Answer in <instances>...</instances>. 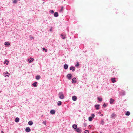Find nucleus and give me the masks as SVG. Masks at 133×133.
<instances>
[{
    "mask_svg": "<svg viewBox=\"0 0 133 133\" xmlns=\"http://www.w3.org/2000/svg\"><path fill=\"white\" fill-rule=\"evenodd\" d=\"M99 105H95V107L96 108L97 110H98L99 109Z\"/></svg>",
    "mask_w": 133,
    "mask_h": 133,
    "instance_id": "15",
    "label": "nucleus"
},
{
    "mask_svg": "<svg viewBox=\"0 0 133 133\" xmlns=\"http://www.w3.org/2000/svg\"><path fill=\"white\" fill-rule=\"evenodd\" d=\"M114 101V100L113 99L111 98L110 99V103L111 104H112L113 103V102Z\"/></svg>",
    "mask_w": 133,
    "mask_h": 133,
    "instance_id": "9",
    "label": "nucleus"
},
{
    "mask_svg": "<svg viewBox=\"0 0 133 133\" xmlns=\"http://www.w3.org/2000/svg\"><path fill=\"white\" fill-rule=\"evenodd\" d=\"M50 30L51 32L52 31V28H51V29H50Z\"/></svg>",
    "mask_w": 133,
    "mask_h": 133,
    "instance_id": "38",
    "label": "nucleus"
},
{
    "mask_svg": "<svg viewBox=\"0 0 133 133\" xmlns=\"http://www.w3.org/2000/svg\"><path fill=\"white\" fill-rule=\"evenodd\" d=\"M68 65L67 64H65L64 65V68L65 69H66L68 68Z\"/></svg>",
    "mask_w": 133,
    "mask_h": 133,
    "instance_id": "18",
    "label": "nucleus"
},
{
    "mask_svg": "<svg viewBox=\"0 0 133 133\" xmlns=\"http://www.w3.org/2000/svg\"><path fill=\"white\" fill-rule=\"evenodd\" d=\"M1 131L2 133H3V131Z\"/></svg>",
    "mask_w": 133,
    "mask_h": 133,
    "instance_id": "43",
    "label": "nucleus"
},
{
    "mask_svg": "<svg viewBox=\"0 0 133 133\" xmlns=\"http://www.w3.org/2000/svg\"><path fill=\"white\" fill-rule=\"evenodd\" d=\"M54 16L55 17H57L58 16V13L57 12H55L54 14Z\"/></svg>",
    "mask_w": 133,
    "mask_h": 133,
    "instance_id": "12",
    "label": "nucleus"
},
{
    "mask_svg": "<svg viewBox=\"0 0 133 133\" xmlns=\"http://www.w3.org/2000/svg\"><path fill=\"white\" fill-rule=\"evenodd\" d=\"M93 117H90L89 118V120L90 121H91L92 120Z\"/></svg>",
    "mask_w": 133,
    "mask_h": 133,
    "instance_id": "24",
    "label": "nucleus"
},
{
    "mask_svg": "<svg viewBox=\"0 0 133 133\" xmlns=\"http://www.w3.org/2000/svg\"><path fill=\"white\" fill-rule=\"evenodd\" d=\"M116 114L114 113H112L111 115V117L112 118H114V117L116 116Z\"/></svg>",
    "mask_w": 133,
    "mask_h": 133,
    "instance_id": "10",
    "label": "nucleus"
},
{
    "mask_svg": "<svg viewBox=\"0 0 133 133\" xmlns=\"http://www.w3.org/2000/svg\"><path fill=\"white\" fill-rule=\"evenodd\" d=\"M111 80L112 81V82L113 83H114L116 82L115 78H112L111 79Z\"/></svg>",
    "mask_w": 133,
    "mask_h": 133,
    "instance_id": "19",
    "label": "nucleus"
},
{
    "mask_svg": "<svg viewBox=\"0 0 133 133\" xmlns=\"http://www.w3.org/2000/svg\"><path fill=\"white\" fill-rule=\"evenodd\" d=\"M30 59H31V60L32 61H34V59L32 58H30Z\"/></svg>",
    "mask_w": 133,
    "mask_h": 133,
    "instance_id": "41",
    "label": "nucleus"
},
{
    "mask_svg": "<svg viewBox=\"0 0 133 133\" xmlns=\"http://www.w3.org/2000/svg\"><path fill=\"white\" fill-rule=\"evenodd\" d=\"M4 63V64H5L6 65H7L8 64L9 61L7 60H5Z\"/></svg>",
    "mask_w": 133,
    "mask_h": 133,
    "instance_id": "17",
    "label": "nucleus"
},
{
    "mask_svg": "<svg viewBox=\"0 0 133 133\" xmlns=\"http://www.w3.org/2000/svg\"><path fill=\"white\" fill-rule=\"evenodd\" d=\"M104 122L103 120H102L101 121V124H104Z\"/></svg>",
    "mask_w": 133,
    "mask_h": 133,
    "instance_id": "31",
    "label": "nucleus"
},
{
    "mask_svg": "<svg viewBox=\"0 0 133 133\" xmlns=\"http://www.w3.org/2000/svg\"><path fill=\"white\" fill-rule=\"evenodd\" d=\"M62 102L61 101H58L57 103V104L58 106H60L61 105Z\"/></svg>",
    "mask_w": 133,
    "mask_h": 133,
    "instance_id": "21",
    "label": "nucleus"
},
{
    "mask_svg": "<svg viewBox=\"0 0 133 133\" xmlns=\"http://www.w3.org/2000/svg\"><path fill=\"white\" fill-rule=\"evenodd\" d=\"M98 99L99 101H101L102 100V98H99V97H98Z\"/></svg>",
    "mask_w": 133,
    "mask_h": 133,
    "instance_id": "29",
    "label": "nucleus"
},
{
    "mask_svg": "<svg viewBox=\"0 0 133 133\" xmlns=\"http://www.w3.org/2000/svg\"><path fill=\"white\" fill-rule=\"evenodd\" d=\"M19 121V118L18 117L16 118L15 119V121L16 122H18Z\"/></svg>",
    "mask_w": 133,
    "mask_h": 133,
    "instance_id": "11",
    "label": "nucleus"
},
{
    "mask_svg": "<svg viewBox=\"0 0 133 133\" xmlns=\"http://www.w3.org/2000/svg\"><path fill=\"white\" fill-rule=\"evenodd\" d=\"M37 83V82H35L32 85L33 86H34V87H36L37 86V85L36 84Z\"/></svg>",
    "mask_w": 133,
    "mask_h": 133,
    "instance_id": "23",
    "label": "nucleus"
},
{
    "mask_svg": "<svg viewBox=\"0 0 133 133\" xmlns=\"http://www.w3.org/2000/svg\"><path fill=\"white\" fill-rule=\"evenodd\" d=\"M6 74H9V75L10 74L9 73H8V72H6Z\"/></svg>",
    "mask_w": 133,
    "mask_h": 133,
    "instance_id": "42",
    "label": "nucleus"
},
{
    "mask_svg": "<svg viewBox=\"0 0 133 133\" xmlns=\"http://www.w3.org/2000/svg\"><path fill=\"white\" fill-rule=\"evenodd\" d=\"M94 133L93 132V133Z\"/></svg>",
    "mask_w": 133,
    "mask_h": 133,
    "instance_id": "48",
    "label": "nucleus"
},
{
    "mask_svg": "<svg viewBox=\"0 0 133 133\" xmlns=\"http://www.w3.org/2000/svg\"><path fill=\"white\" fill-rule=\"evenodd\" d=\"M42 49L44 51V50H45V52H46L47 51V49H45L44 48H42Z\"/></svg>",
    "mask_w": 133,
    "mask_h": 133,
    "instance_id": "27",
    "label": "nucleus"
},
{
    "mask_svg": "<svg viewBox=\"0 0 133 133\" xmlns=\"http://www.w3.org/2000/svg\"><path fill=\"white\" fill-rule=\"evenodd\" d=\"M32 62V61L31 60H29V63H31Z\"/></svg>",
    "mask_w": 133,
    "mask_h": 133,
    "instance_id": "40",
    "label": "nucleus"
},
{
    "mask_svg": "<svg viewBox=\"0 0 133 133\" xmlns=\"http://www.w3.org/2000/svg\"><path fill=\"white\" fill-rule=\"evenodd\" d=\"M72 82L73 83H76V78H73V79H72Z\"/></svg>",
    "mask_w": 133,
    "mask_h": 133,
    "instance_id": "8",
    "label": "nucleus"
},
{
    "mask_svg": "<svg viewBox=\"0 0 133 133\" xmlns=\"http://www.w3.org/2000/svg\"><path fill=\"white\" fill-rule=\"evenodd\" d=\"M130 114V113L129 111H127L125 115L126 116H129Z\"/></svg>",
    "mask_w": 133,
    "mask_h": 133,
    "instance_id": "22",
    "label": "nucleus"
},
{
    "mask_svg": "<svg viewBox=\"0 0 133 133\" xmlns=\"http://www.w3.org/2000/svg\"><path fill=\"white\" fill-rule=\"evenodd\" d=\"M6 76H8V75H6Z\"/></svg>",
    "mask_w": 133,
    "mask_h": 133,
    "instance_id": "46",
    "label": "nucleus"
},
{
    "mask_svg": "<svg viewBox=\"0 0 133 133\" xmlns=\"http://www.w3.org/2000/svg\"><path fill=\"white\" fill-rule=\"evenodd\" d=\"M43 123L44 124L46 125V122L45 121H43Z\"/></svg>",
    "mask_w": 133,
    "mask_h": 133,
    "instance_id": "33",
    "label": "nucleus"
},
{
    "mask_svg": "<svg viewBox=\"0 0 133 133\" xmlns=\"http://www.w3.org/2000/svg\"><path fill=\"white\" fill-rule=\"evenodd\" d=\"M17 1V0H13V3H16Z\"/></svg>",
    "mask_w": 133,
    "mask_h": 133,
    "instance_id": "28",
    "label": "nucleus"
},
{
    "mask_svg": "<svg viewBox=\"0 0 133 133\" xmlns=\"http://www.w3.org/2000/svg\"><path fill=\"white\" fill-rule=\"evenodd\" d=\"M59 97L61 99H63L64 98V96L63 94L62 93H60L59 94Z\"/></svg>",
    "mask_w": 133,
    "mask_h": 133,
    "instance_id": "1",
    "label": "nucleus"
},
{
    "mask_svg": "<svg viewBox=\"0 0 133 133\" xmlns=\"http://www.w3.org/2000/svg\"><path fill=\"white\" fill-rule=\"evenodd\" d=\"M91 115L92 116V117H93V118L94 117V116H95V115L94 114H92Z\"/></svg>",
    "mask_w": 133,
    "mask_h": 133,
    "instance_id": "37",
    "label": "nucleus"
},
{
    "mask_svg": "<svg viewBox=\"0 0 133 133\" xmlns=\"http://www.w3.org/2000/svg\"><path fill=\"white\" fill-rule=\"evenodd\" d=\"M55 112L54 110H51L50 111V113L51 114H55Z\"/></svg>",
    "mask_w": 133,
    "mask_h": 133,
    "instance_id": "13",
    "label": "nucleus"
},
{
    "mask_svg": "<svg viewBox=\"0 0 133 133\" xmlns=\"http://www.w3.org/2000/svg\"><path fill=\"white\" fill-rule=\"evenodd\" d=\"M61 36H62V39H64L65 38V37L62 34L61 35Z\"/></svg>",
    "mask_w": 133,
    "mask_h": 133,
    "instance_id": "25",
    "label": "nucleus"
},
{
    "mask_svg": "<svg viewBox=\"0 0 133 133\" xmlns=\"http://www.w3.org/2000/svg\"><path fill=\"white\" fill-rule=\"evenodd\" d=\"M63 6H62L61 7V9L59 11V12H62L63 11Z\"/></svg>",
    "mask_w": 133,
    "mask_h": 133,
    "instance_id": "26",
    "label": "nucleus"
},
{
    "mask_svg": "<svg viewBox=\"0 0 133 133\" xmlns=\"http://www.w3.org/2000/svg\"><path fill=\"white\" fill-rule=\"evenodd\" d=\"M75 130L77 132L79 133H81V129L79 128H77Z\"/></svg>",
    "mask_w": 133,
    "mask_h": 133,
    "instance_id": "5",
    "label": "nucleus"
},
{
    "mask_svg": "<svg viewBox=\"0 0 133 133\" xmlns=\"http://www.w3.org/2000/svg\"><path fill=\"white\" fill-rule=\"evenodd\" d=\"M100 133H102V132H101Z\"/></svg>",
    "mask_w": 133,
    "mask_h": 133,
    "instance_id": "47",
    "label": "nucleus"
},
{
    "mask_svg": "<svg viewBox=\"0 0 133 133\" xmlns=\"http://www.w3.org/2000/svg\"><path fill=\"white\" fill-rule=\"evenodd\" d=\"M5 45H10V43L9 42H5L4 43Z\"/></svg>",
    "mask_w": 133,
    "mask_h": 133,
    "instance_id": "16",
    "label": "nucleus"
},
{
    "mask_svg": "<svg viewBox=\"0 0 133 133\" xmlns=\"http://www.w3.org/2000/svg\"><path fill=\"white\" fill-rule=\"evenodd\" d=\"M72 98L74 101H76L77 99V97L76 96H74L72 97Z\"/></svg>",
    "mask_w": 133,
    "mask_h": 133,
    "instance_id": "4",
    "label": "nucleus"
},
{
    "mask_svg": "<svg viewBox=\"0 0 133 133\" xmlns=\"http://www.w3.org/2000/svg\"><path fill=\"white\" fill-rule=\"evenodd\" d=\"M79 65V64L78 63H77V64L76 65V66H78Z\"/></svg>",
    "mask_w": 133,
    "mask_h": 133,
    "instance_id": "36",
    "label": "nucleus"
},
{
    "mask_svg": "<svg viewBox=\"0 0 133 133\" xmlns=\"http://www.w3.org/2000/svg\"><path fill=\"white\" fill-rule=\"evenodd\" d=\"M25 131L27 132H29L31 131L29 127H27L26 128Z\"/></svg>",
    "mask_w": 133,
    "mask_h": 133,
    "instance_id": "2",
    "label": "nucleus"
},
{
    "mask_svg": "<svg viewBox=\"0 0 133 133\" xmlns=\"http://www.w3.org/2000/svg\"><path fill=\"white\" fill-rule=\"evenodd\" d=\"M40 77L39 76L37 75L36 76V79L37 80H39L40 79Z\"/></svg>",
    "mask_w": 133,
    "mask_h": 133,
    "instance_id": "20",
    "label": "nucleus"
},
{
    "mask_svg": "<svg viewBox=\"0 0 133 133\" xmlns=\"http://www.w3.org/2000/svg\"><path fill=\"white\" fill-rule=\"evenodd\" d=\"M50 12L51 13H52H52H54V11H53V10H50Z\"/></svg>",
    "mask_w": 133,
    "mask_h": 133,
    "instance_id": "34",
    "label": "nucleus"
},
{
    "mask_svg": "<svg viewBox=\"0 0 133 133\" xmlns=\"http://www.w3.org/2000/svg\"><path fill=\"white\" fill-rule=\"evenodd\" d=\"M125 94V92L123 91V92H122V95H124Z\"/></svg>",
    "mask_w": 133,
    "mask_h": 133,
    "instance_id": "32",
    "label": "nucleus"
},
{
    "mask_svg": "<svg viewBox=\"0 0 133 133\" xmlns=\"http://www.w3.org/2000/svg\"><path fill=\"white\" fill-rule=\"evenodd\" d=\"M103 106L105 107H106V105L105 104H104Z\"/></svg>",
    "mask_w": 133,
    "mask_h": 133,
    "instance_id": "39",
    "label": "nucleus"
},
{
    "mask_svg": "<svg viewBox=\"0 0 133 133\" xmlns=\"http://www.w3.org/2000/svg\"><path fill=\"white\" fill-rule=\"evenodd\" d=\"M75 67L73 66H71L70 68V70H72V71H75Z\"/></svg>",
    "mask_w": 133,
    "mask_h": 133,
    "instance_id": "7",
    "label": "nucleus"
},
{
    "mask_svg": "<svg viewBox=\"0 0 133 133\" xmlns=\"http://www.w3.org/2000/svg\"><path fill=\"white\" fill-rule=\"evenodd\" d=\"M28 124L30 125H32L33 124L32 121H29L28 122Z\"/></svg>",
    "mask_w": 133,
    "mask_h": 133,
    "instance_id": "6",
    "label": "nucleus"
},
{
    "mask_svg": "<svg viewBox=\"0 0 133 133\" xmlns=\"http://www.w3.org/2000/svg\"><path fill=\"white\" fill-rule=\"evenodd\" d=\"M30 39H31V40H32L34 38L33 37H30Z\"/></svg>",
    "mask_w": 133,
    "mask_h": 133,
    "instance_id": "35",
    "label": "nucleus"
},
{
    "mask_svg": "<svg viewBox=\"0 0 133 133\" xmlns=\"http://www.w3.org/2000/svg\"><path fill=\"white\" fill-rule=\"evenodd\" d=\"M72 75L71 74H68L67 76V77L69 79H71Z\"/></svg>",
    "mask_w": 133,
    "mask_h": 133,
    "instance_id": "3",
    "label": "nucleus"
},
{
    "mask_svg": "<svg viewBox=\"0 0 133 133\" xmlns=\"http://www.w3.org/2000/svg\"><path fill=\"white\" fill-rule=\"evenodd\" d=\"M101 116H103V114H101V115H100Z\"/></svg>",
    "mask_w": 133,
    "mask_h": 133,
    "instance_id": "45",
    "label": "nucleus"
},
{
    "mask_svg": "<svg viewBox=\"0 0 133 133\" xmlns=\"http://www.w3.org/2000/svg\"><path fill=\"white\" fill-rule=\"evenodd\" d=\"M77 125L76 124H74L72 125V127L75 129H76L77 128Z\"/></svg>",
    "mask_w": 133,
    "mask_h": 133,
    "instance_id": "14",
    "label": "nucleus"
},
{
    "mask_svg": "<svg viewBox=\"0 0 133 133\" xmlns=\"http://www.w3.org/2000/svg\"><path fill=\"white\" fill-rule=\"evenodd\" d=\"M84 133H89V131L88 130H86L85 131Z\"/></svg>",
    "mask_w": 133,
    "mask_h": 133,
    "instance_id": "30",
    "label": "nucleus"
},
{
    "mask_svg": "<svg viewBox=\"0 0 133 133\" xmlns=\"http://www.w3.org/2000/svg\"><path fill=\"white\" fill-rule=\"evenodd\" d=\"M98 114H101V112H99Z\"/></svg>",
    "mask_w": 133,
    "mask_h": 133,
    "instance_id": "44",
    "label": "nucleus"
}]
</instances>
